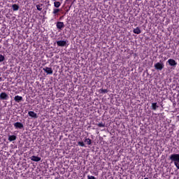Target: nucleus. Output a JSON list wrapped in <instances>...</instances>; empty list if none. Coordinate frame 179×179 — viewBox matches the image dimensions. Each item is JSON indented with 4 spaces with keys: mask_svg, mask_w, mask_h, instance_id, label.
Returning <instances> with one entry per match:
<instances>
[{
    "mask_svg": "<svg viewBox=\"0 0 179 179\" xmlns=\"http://www.w3.org/2000/svg\"><path fill=\"white\" fill-rule=\"evenodd\" d=\"M154 68L157 71H162L164 68V64L160 61V62H157L154 65Z\"/></svg>",
    "mask_w": 179,
    "mask_h": 179,
    "instance_id": "nucleus-1",
    "label": "nucleus"
},
{
    "mask_svg": "<svg viewBox=\"0 0 179 179\" xmlns=\"http://www.w3.org/2000/svg\"><path fill=\"white\" fill-rule=\"evenodd\" d=\"M14 127L15 129H23L24 128L23 123L17 122L14 123Z\"/></svg>",
    "mask_w": 179,
    "mask_h": 179,
    "instance_id": "nucleus-2",
    "label": "nucleus"
},
{
    "mask_svg": "<svg viewBox=\"0 0 179 179\" xmlns=\"http://www.w3.org/2000/svg\"><path fill=\"white\" fill-rule=\"evenodd\" d=\"M9 99V95L6 92H1L0 94V100H8Z\"/></svg>",
    "mask_w": 179,
    "mask_h": 179,
    "instance_id": "nucleus-3",
    "label": "nucleus"
},
{
    "mask_svg": "<svg viewBox=\"0 0 179 179\" xmlns=\"http://www.w3.org/2000/svg\"><path fill=\"white\" fill-rule=\"evenodd\" d=\"M43 71H44V72H45V73H47L48 75H52V69L50 67L45 66L43 69Z\"/></svg>",
    "mask_w": 179,
    "mask_h": 179,
    "instance_id": "nucleus-4",
    "label": "nucleus"
},
{
    "mask_svg": "<svg viewBox=\"0 0 179 179\" xmlns=\"http://www.w3.org/2000/svg\"><path fill=\"white\" fill-rule=\"evenodd\" d=\"M57 44L59 47H65L66 45L67 41H57Z\"/></svg>",
    "mask_w": 179,
    "mask_h": 179,
    "instance_id": "nucleus-5",
    "label": "nucleus"
},
{
    "mask_svg": "<svg viewBox=\"0 0 179 179\" xmlns=\"http://www.w3.org/2000/svg\"><path fill=\"white\" fill-rule=\"evenodd\" d=\"M56 26L59 30H61L65 27V24H64L62 22H57Z\"/></svg>",
    "mask_w": 179,
    "mask_h": 179,
    "instance_id": "nucleus-6",
    "label": "nucleus"
},
{
    "mask_svg": "<svg viewBox=\"0 0 179 179\" xmlns=\"http://www.w3.org/2000/svg\"><path fill=\"white\" fill-rule=\"evenodd\" d=\"M28 115H29V117H31V118H38L37 113H36L34 111L28 112Z\"/></svg>",
    "mask_w": 179,
    "mask_h": 179,
    "instance_id": "nucleus-7",
    "label": "nucleus"
},
{
    "mask_svg": "<svg viewBox=\"0 0 179 179\" xmlns=\"http://www.w3.org/2000/svg\"><path fill=\"white\" fill-rule=\"evenodd\" d=\"M14 100L15 103H20V101H23V97L19 95H17L14 97Z\"/></svg>",
    "mask_w": 179,
    "mask_h": 179,
    "instance_id": "nucleus-8",
    "label": "nucleus"
},
{
    "mask_svg": "<svg viewBox=\"0 0 179 179\" xmlns=\"http://www.w3.org/2000/svg\"><path fill=\"white\" fill-rule=\"evenodd\" d=\"M168 62H169V65H171V66H176L177 65L176 60H174L173 59H169L168 60Z\"/></svg>",
    "mask_w": 179,
    "mask_h": 179,
    "instance_id": "nucleus-9",
    "label": "nucleus"
},
{
    "mask_svg": "<svg viewBox=\"0 0 179 179\" xmlns=\"http://www.w3.org/2000/svg\"><path fill=\"white\" fill-rule=\"evenodd\" d=\"M151 108L154 111H156L157 110V108H159V106H157V103H156V102L152 103L151 105Z\"/></svg>",
    "mask_w": 179,
    "mask_h": 179,
    "instance_id": "nucleus-10",
    "label": "nucleus"
},
{
    "mask_svg": "<svg viewBox=\"0 0 179 179\" xmlns=\"http://www.w3.org/2000/svg\"><path fill=\"white\" fill-rule=\"evenodd\" d=\"M16 136L15 135H8V141L10 142H13V141H16Z\"/></svg>",
    "mask_w": 179,
    "mask_h": 179,
    "instance_id": "nucleus-11",
    "label": "nucleus"
},
{
    "mask_svg": "<svg viewBox=\"0 0 179 179\" xmlns=\"http://www.w3.org/2000/svg\"><path fill=\"white\" fill-rule=\"evenodd\" d=\"M133 33H134V34H141V29L139 27H136L133 30Z\"/></svg>",
    "mask_w": 179,
    "mask_h": 179,
    "instance_id": "nucleus-12",
    "label": "nucleus"
},
{
    "mask_svg": "<svg viewBox=\"0 0 179 179\" xmlns=\"http://www.w3.org/2000/svg\"><path fill=\"white\" fill-rule=\"evenodd\" d=\"M84 142L87 144V145H92V140L90 138H85L84 139Z\"/></svg>",
    "mask_w": 179,
    "mask_h": 179,
    "instance_id": "nucleus-13",
    "label": "nucleus"
},
{
    "mask_svg": "<svg viewBox=\"0 0 179 179\" xmlns=\"http://www.w3.org/2000/svg\"><path fill=\"white\" fill-rule=\"evenodd\" d=\"M12 8H13V10H14V11L19 10V5L13 4L12 5Z\"/></svg>",
    "mask_w": 179,
    "mask_h": 179,
    "instance_id": "nucleus-14",
    "label": "nucleus"
},
{
    "mask_svg": "<svg viewBox=\"0 0 179 179\" xmlns=\"http://www.w3.org/2000/svg\"><path fill=\"white\" fill-rule=\"evenodd\" d=\"M171 160L174 163H179V157H171Z\"/></svg>",
    "mask_w": 179,
    "mask_h": 179,
    "instance_id": "nucleus-15",
    "label": "nucleus"
},
{
    "mask_svg": "<svg viewBox=\"0 0 179 179\" xmlns=\"http://www.w3.org/2000/svg\"><path fill=\"white\" fill-rule=\"evenodd\" d=\"M54 6H55V8H59V6H61V2L55 1L54 2Z\"/></svg>",
    "mask_w": 179,
    "mask_h": 179,
    "instance_id": "nucleus-16",
    "label": "nucleus"
},
{
    "mask_svg": "<svg viewBox=\"0 0 179 179\" xmlns=\"http://www.w3.org/2000/svg\"><path fill=\"white\" fill-rule=\"evenodd\" d=\"M78 146H81L82 148L86 147V145H85V143L83 141H78Z\"/></svg>",
    "mask_w": 179,
    "mask_h": 179,
    "instance_id": "nucleus-17",
    "label": "nucleus"
},
{
    "mask_svg": "<svg viewBox=\"0 0 179 179\" xmlns=\"http://www.w3.org/2000/svg\"><path fill=\"white\" fill-rule=\"evenodd\" d=\"M31 159L33 162H40V160H41V158H40V157H31Z\"/></svg>",
    "mask_w": 179,
    "mask_h": 179,
    "instance_id": "nucleus-18",
    "label": "nucleus"
},
{
    "mask_svg": "<svg viewBox=\"0 0 179 179\" xmlns=\"http://www.w3.org/2000/svg\"><path fill=\"white\" fill-rule=\"evenodd\" d=\"M96 125L99 128H104V127H106V124H103V122L98 123V124H96Z\"/></svg>",
    "mask_w": 179,
    "mask_h": 179,
    "instance_id": "nucleus-19",
    "label": "nucleus"
},
{
    "mask_svg": "<svg viewBox=\"0 0 179 179\" xmlns=\"http://www.w3.org/2000/svg\"><path fill=\"white\" fill-rule=\"evenodd\" d=\"M41 6H43V4H38L36 5V8L38 10H43V8H41Z\"/></svg>",
    "mask_w": 179,
    "mask_h": 179,
    "instance_id": "nucleus-20",
    "label": "nucleus"
},
{
    "mask_svg": "<svg viewBox=\"0 0 179 179\" xmlns=\"http://www.w3.org/2000/svg\"><path fill=\"white\" fill-rule=\"evenodd\" d=\"M59 12V9L58 8H54L53 9V15H57Z\"/></svg>",
    "mask_w": 179,
    "mask_h": 179,
    "instance_id": "nucleus-21",
    "label": "nucleus"
},
{
    "mask_svg": "<svg viewBox=\"0 0 179 179\" xmlns=\"http://www.w3.org/2000/svg\"><path fill=\"white\" fill-rule=\"evenodd\" d=\"M5 61V56L0 55V62H3Z\"/></svg>",
    "mask_w": 179,
    "mask_h": 179,
    "instance_id": "nucleus-22",
    "label": "nucleus"
},
{
    "mask_svg": "<svg viewBox=\"0 0 179 179\" xmlns=\"http://www.w3.org/2000/svg\"><path fill=\"white\" fill-rule=\"evenodd\" d=\"M100 91H101V93H108V90H100Z\"/></svg>",
    "mask_w": 179,
    "mask_h": 179,
    "instance_id": "nucleus-23",
    "label": "nucleus"
},
{
    "mask_svg": "<svg viewBox=\"0 0 179 179\" xmlns=\"http://www.w3.org/2000/svg\"><path fill=\"white\" fill-rule=\"evenodd\" d=\"M87 178H88V179H96V178H95L94 176H90V175H88V176H87Z\"/></svg>",
    "mask_w": 179,
    "mask_h": 179,
    "instance_id": "nucleus-24",
    "label": "nucleus"
},
{
    "mask_svg": "<svg viewBox=\"0 0 179 179\" xmlns=\"http://www.w3.org/2000/svg\"><path fill=\"white\" fill-rule=\"evenodd\" d=\"M175 166L177 167L178 170H179V163L174 162Z\"/></svg>",
    "mask_w": 179,
    "mask_h": 179,
    "instance_id": "nucleus-25",
    "label": "nucleus"
},
{
    "mask_svg": "<svg viewBox=\"0 0 179 179\" xmlns=\"http://www.w3.org/2000/svg\"><path fill=\"white\" fill-rule=\"evenodd\" d=\"M171 157H179V155L173 154L171 155Z\"/></svg>",
    "mask_w": 179,
    "mask_h": 179,
    "instance_id": "nucleus-26",
    "label": "nucleus"
},
{
    "mask_svg": "<svg viewBox=\"0 0 179 179\" xmlns=\"http://www.w3.org/2000/svg\"><path fill=\"white\" fill-rule=\"evenodd\" d=\"M2 80V77H0V82H1Z\"/></svg>",
    "mask_w": 179,
    "mask_h": 179,
    "instance_id": "nucleus-27",
    "label": "nucleus"
},
{
    "mask_svg": "<svg viewBox=\"0 0 179 179\" xmlns=\"http://www.w3.org/2000/svg\"><path fill=\"white\" fill-rule=\"evenodd\" d=\"M31 157H36V156L33 155Z\"/></svg>",
    "mask_w": 179,
    "mask_h": 179,
    "instance_id": "nucleus-28",
    "label": "nucleus"
},
{
    "mask_svg": "<svg viewBox=\"0 0 179 179\" xmlns=\"http://www.w3.org/2000/svg\"><path fill=\"white\" fill-rule=\"evenodd\" d=\"M144 179H148V178H145Z\"/></svg>",
    "mask_w": 179,
    "mask_h": 179,
    "instance_id": "nucleus-29",
    "label": "nucleus"
}]
</instances>
